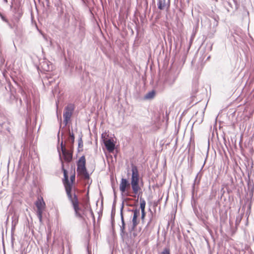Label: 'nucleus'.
<instances>
[{"label":"nucleus","instance_id":"nucleus-36","mask_svg":"<svg viewBox=\"0 0 254 254\" xmlns=\"http://www.w3.org/2000/svg\"><path fill=\"white\" fill-rule=\"evenodd\" d=\"M90 213H91V215L93 216V217L94 218L93 212L92 210H91V209H90Z\"/></svg>","mask_w":254,"mask_h":254},{"label":"nucleus","instance_id":"nucleus-20","mask_svg":"<svg viewBox=\"0 0 254 254\" xmlns=\"http://www.w3.org/2000/svg\"><path fill=\"white\" fill-rule=\"evenodd\" d=\"M142 194V192L141 190H140V191H138L136 194L134 193L133 195L127 194V195L132 196V197H135L136 196L137 199H136V203H137L138 201V198H140V197H141Z\"/></svg>","mask_w":254,"mask_h":254},{"label":"nucleus","instance_id":"nucleus-49","mask_svg":"<svg viewBox=\"0 0 254 254\" xmlns=\"http://www.w3.org/2000/svg\"><path fill=\"white\" fill-rule=\"evenodd\" d=\"M1 13L0 12V16H1Z\"/></svg>","mask_w":254,"mask_h":254},{"label":"nucleus","instance_id":"nucleus-32","mask_svg":"<svg viewBox=\"0 0 254 254\" xmlns=\"http://www.w3.org/2000/svg\"><path fill=\"white\" fill-rule=\"evenodd\" d=\"M188 151L189 152L190 149V141L188 143Z\"/></svg>","mask_w":254,"mask_h":254},{"label":"nucleus","instance_id":"nucleus-40","mask_svg":"<svg viewBox=\"0 0 254 254\" xmlns=\"http://www.w3.org/2000/svg\"><path fill=\"white\" fill-rule=\"evenodd\" d=\"M3 124H0V127H2Z\"/></svg>","mask_w":254,"mask_h":254},{"label":"nucleus","instance_id":"nucleus-6","mask_svg":"<svg viewBox=\"0 0 254 254\" xmlns=\"http://www.w3.org/2000/svg\"><path fill=\"white\" fill-rule=\"evenodd\" d=\"M104 144L109 152H113L115 149V144L112 138H104Z\"/></svg>","mask_w":254,"mask_h":254},{"label":"nucleus","instance_id":"nucleus-42","mask_svg":"<svg viewBox=\"0 0 254 254\" xmlns=\"http://www.w3.org/2000/svg\"><path fill=\"white\" fill-rule=\"evenodd\" d=\"M107 161L108 163H109V162H109V159H107Z\"/></svg>","mask_w":254,"mask_h":254},{"label":"nucleus","instance_id":"nucleus-13","mask_svg":"<svg viewBox=\"0 0 254 254\" xmlns=\"http://www.w3.org/2000/svg\"><path fill=\"white\" fill-rule=\"evenodd\" d=\"M132 164V167H131V177H139L138 169L136 166L133 165V163H131Z\"/></svg>","mask_w":254,"mask_h":254},{"label":"nucleus","instance_id":"nucleus-38","mask_svg":"<svg viewBox=\"0 0 254 254\" xmlns=\"http://www.w3.org/2000/svg\"><path fill=\"white\" fill-rule=\"evenodd\" d=\"M79 159H85V156L84 155H82Z\"/></svg>","mask_w":254,"mask_h":254},{"label":"nucleus","instance_id":"nucleus-5","mask_svg":"<svg viewBox=\"0 0 254 254\" xmlns=\"http://www.w3.org/2000/svg\"><path fill=\"white\" fill-rule=\"evenodd\" d=\"M35 205L37 208L36 212H43L46 208V203L42 197L38 198Z\"/></svg>","mask_w":254,"mask_h":254},{"label":"nucleus","instance_id":"nucleus-28","mask_svg":"<svg viewBox=\"0 0 254 254\" xmlns=\"http://www.w3.org/2000/svg\"><path fill=\"white\" fill-rule=\"evenodd\" d=\"M61 127H62V120L61 119L60 129H61ZM60 129H59L58 133V139L59 142H60Z\"/></svg>","mask_w":254,"mask_h":254},{"label":"nucleus","instance_id":"nucleus-7","mask_svg":"<svg viewBox=\"0 0 254 254\" xmlns=\"http://www.w3.org/2000/svg\"><path fill=\"white\" fill-rule=\"evenodd\" d=\"M157 6L159 10L166 9V10H168L170 6V0H168L167 1L166 0H158Z\"/></svg>","mask_w":254,"mask_h":254},{"label":"nucleus","instance_id":"nucleus-27","mask_svg":"<svg viewBox=\"0 0 254 254\" xmlns=\"http://www.w3.org/2000/svg\"><path fill=\"white\" fill-rule=\"evenodd\" d=\"M141 219L142 221H143L145 219L146 213L145 210L141 211Z\"/></svg>","mask_w":254,"mask_h":254},{"label":"nucleus","instance_id":"nucleus-9","mask_svg":"<svg viewBox=\"0 0 254 254\" xmlns=\"http://www.w3.org/2000/svg\"><path fill=\"white\" fill-rule=\"evenodd\" d=\"M16 161L17 162L18 166L20 169H21L23 171H25L29 169V160H16Z\"/></svg>","mask_w":254,"mask_h":254},{"label":"nucleus","instance_id":"nucleus-31","mask_svg":"<svg viewBox=\"0 0 254 254\" xmlns=\"http://www.w3.org/2000/svg\"><path fill=\"white\" fill-rule=\"evenodd\" d=\"M7 24L8 25V27L10 28V29H13V26H12V25L11 24H10L9 23V22L8 21V22H6Z\"/></svg>","mask_w":254,"mask_h":254},{"label":"nucleus","instance_id":"nucleus-11","mask_svg":"<svg viewBox=\"0 0 254 254\" xmlns=\"http://www.w3.org/2000/svg\"><path fill=\"white\" fill-rule=\"evenodd\" d=\"M120 215L122 225L120 226L121 235L123 237L124 235L127 234L126 232V223L124 220V215L123 214V209H120Z\"/></svg>","mask_w":254,"mask_h":254},{"label":"nucleus","instance_id":"nucleus-24","mask_svg":"<svg viewBox=\"0 0 254 254\" xmlns=\"http://www.w3.org/2000/svg\"><path fill=\"white\" fill-rule=\"evenodd\" d=\"M83 146V142H82V139H81V138H80L78 139V151H80V150H82Z\"/></svg>","mask_w":254,"mask_h":254},{"label":"nucleus","instance_id":"nucleus-39","mask_svg":"<svg viewBox=\"0 0 254 254\" xmlns=\"http://www.w3.org/2000/svg\"><path fill=\"white\" fill-rule=\"evenodd\" d=\"M102 212H101V214H99V217H98V219L100 218V217L102 216Z\"/></svg>","mask_w":254,"mask_h":254},{"label":"nucleus","instance_id":"nucleus-15","mask_svg":"<svg viewBox=\"0 0 254 254\" xmlns=\"http://www.w3.org/2000/svg\"><path fill=\"white\" fill-rule=\"evenodd\" d=\"M156 94V92L154 90H152L147 93L144 96V99L147 100H151L154 98Z\"/></svg>","mask_w":254,"mask_h":254},{"label":"nucleus","instance_id":"nucleus-34","mask_svg":"<svg viewBox=\"0 0 254 254\" xmlns=\"http://www.w3.org/2000/svg\"><path fill=\"white\" fill-rule=\"evenodd\" d=\"M81 0L84 4H86V2L88 1V0Z\"/></svg>","mask_w":254,"mask_h":254},{"label":"nucleus","instance_id":"nucleus-23","mask_svg":"<svg viewBox=\"0 0 254 254\" xmlns=\"http://www.w3.org/2000/svg\"><path fill=\"white\" fill-rule=\"evenodd\" d=\"M139 182V177H131L130 184H138Z\"/></svg>","mask_w":254,"mask_h":254},{"label":"nucleus","instance_id":"nucleus-29","mask_svg":"<svg viewBox=\"0 0 254 254\" xmlns=\"http://www.w3.org/2000/svg\"><path fill=\"white\" fill-rule=\"evenodd\" d=\"M0 17L3 21L5 22V23L8 22V20L2 14Z\"/></svg>","mask_w":254,"mask_h":254},{"label":"nucleus","instance_id":"nucleus-48","mask_svg":"<svg viewBox=\"0 0 254 254\" xmlns=\"http://www.w3.org/2000/svg\"><path fill=\"white\" fill-rule=\"evenodd\" d=\"M130 210H131V209H128V211H130Z\"/></svg>","mask_w":254,"mask_h":254},{"label":"nucleus","instance_id":"nucleus-4","mask_svg":"<svg viewBox=\"0 0 254 254\" xmlns=\"http://www.w3.org/2000/svg\"><path fill=\"white\" fill-rule=\"evenodd\" d=\"M77 170L78 173H82L86 179L89 178V174L86 168V160H78Z\"/></svg>","mask_w":254,"mask_h":254},{"label":"nucleus","instance_id":"nucleus-43","mask_svg":"<svg viewBox=\"0 0 254 254\" xmlns=\"http://www.w3.org/2000/svg\"><path fill=\"white\" fill-rule=\"evenodd\" d=\"M4 1L5 2H7V0H4Z\"/></svg>","mask_w":254,"mask_h":254},{"label":"nucleus","instance_id":"nucleus-44","mask_svg":"<svg viewBox=\"0 0 254 254\" xmlns=\"http://www.w3.org/2000/svg\"><path fill=\"white\" fill-rule=\"evenodd\" d=\"M103 135H104V134H102V138L103 139Z\"/></svg>","mask_w":254,"mask_h":254},{"label":"nucleus","instance_id":"nucleus-17","mask_svg":"<svg viewBox=\"0 0 254 254\" xmlns=\"http://www.w3.org/2000/svg\"><path fill=\"white\" fill-rule=\"evenodd\" d=\"M189 2L190 0H186V1H185V0H181L182 8L184 10H186L187 8L189 9L190 5Z\"/></svg>","mask_w":254,"mask_h":254},{"label":"nucleus","instance_id":"nucleus-46","mask_svg":"<svg viewBox=\"0 0 254 254\" xmlns=\"http://www.w3.org/2000/svg\"><path fill=\"white\" fill-rule=\"evenodd\" d=\"M202 119H200V121H199V122H202Z\"/></svg>","mask_w":254,"mask_h":254},{"label":"nucleus","instance_id":"nucleus-18","mask_svg":"<svg viewBox=\"0 0 254 254\" xmlns=\"http://www.w3.org/2000/svg\"><path fill=\"white\" fill-rule=\"evenodd\" d=\"M115 215V201H114V203H113V204L112 206V211H111V223H112V225H114V223L115 222V220H114Z\"/></svg>","mask_w":254,"mask_h":254},{"label":"nucleus","instance_id":"nucleus-10","mask_svg":"<svg viewBox=\"0 0 254 254\" xmlns=\"http://www.w3.org/2000/svg\"><path fill=\"white\" fill-rule=\"evenodd\" d=\"M129 185L130 183L127 179L122 178L119 187L120 190L121 192H125L127 190V188L129 186Z\"/></svg>","mask_w":254,"mask_h":254},{"label":"nucleus","instance_id":"nucleus-41","mask_svg":"<svg viewBox=\"0 0 254 254\" xmlns=\"http://www.w3.org/2000/svg\"><path fill=\"white\" fill-rule=\"evenodd\" d=\"M111 160V162H112V163H114V160L113 159H112V160Z\"/></svg>","mask_w":254,"mask_h":254},{"label":"nucleus","instance_id":"nucleus-25","mask_svg":"<svg viewBox=\"0 0 254 254\" xmlns=\"http://www.w3.org/2000/svg\"><path fill=\"white\" fill-rule=\"evenodd\" d=\"M175 80H176V77L173 76L172 77V80H170V79H168L166 80V83L167 84H168L171 85H172L174 83V82H175Z\"/></svg>","mask_w":254,"mask_h":254},{"label":"nucleus","instance_id":"nucleus-16","mask_svg":"<svg viewBox=\"0 0 254 254\" xmlns=\"http://www.w3.org/2000/svg\"><path fill=\"white\" fill-rule=\"evenodd\" d=\"M133 192L136 194L138 191L141 190V188L138 184H130Z\"/></svg>","mask_w":254,"mask_h":254},{"label":"nucleus","instance_id":"nucleus-3","mask_svg":"<svg viewBox=\"0 0 254 254\" xmlns=\"http://www.w3.org/2000/svg\"><path fill=\"white\" fill-rule=\"evenodd\" d=\"M74 105L72 104H68L65 108L64 111L63 117L64 123V126H66L68 122L70 121V118L72 115L73 111L74 110Z\"/></svg>","mask_w":254,"mask_h":254},{"label":"nucleus","instance_id":"nucleus-30","mask_svg":"<svg viewBox=\"0 0 254 254\" xmlns=\"http://www.w3.org/2000/svg\"><path fill=\"white\" fill-rule=\"evenodd\" d=\"M112 188H113V191H114V201L116 203V197H117L116 192V190H115V189L114 187L113 186H112Z\"/></svg>","mask_w":254,"mask_h":254},{"label":"nucleus","instance_id":"nucleus-47","mask_svg":"<svg viewBox=\"0 0 254 254\" xmlns=\"http://www.w3.org/2000/svg\"><path fill=\"white\" fill-rule=\"evenodd\" d=\"M166 160H165L164 164H166Z\"/></svg>","mask_w":254,"mask_h":254},{"label":"nucleus","instance_id":"nucleus-8","mask_svg":"<svg viewBox=\"0 0 254 254\" xmlns=\"http://www.w3.org/2000/svg\"><path fill=\"white\" fill-rule=\"evenodd\" d=\"M140 215V211L137 212H134L133 214V217L132 219V226L131 228H128V230L130 232H132V231H134L135 228L136 227L137 225L139 223V221L137 220V218Z\"/></svg>","mask_w":254,"mask_h":254},{"label":"nucleus","instance_id":"nucleus-21","mask_svg":"<svg viewBox=\"0 0 254 254\" xmlns=\"http://www.w3.org/2000/svg\"><path fill=\"white\" fill-rule=\"evenodd\" d=\"M127 205L129 206H134L135 207L133 209L130 210V212H132L133 213H134V212H137L140 211L139 208H137V204H127Z\"/></svg>","mask_w":254,"mask_h":254},{"label":"nucleus","instance_id":"nucleus-35","mask_svg":"<svg viewBox=\"0 0 254 254\" xmlns=\"http://www.w3.org/2000/svg\"><path fill=\"white\" fill-rule=\"evenodd\" d=\"M124 201H123L121 209H124Z\"/></svg>","mask_w":254,"mask_h":254},{"label":"nucleus","instance_id":"nucleus-14","mask_svg":"<svg viewBox=\"0 0 254 254\" xmlns=\"http://www.w3.org/2000/svg\"><path fill=\"white\" fill-rule=\"evenodd\" d=\"M185 241L186 242V247L187 248L188 251L189 253H190V241L189 237L185 234H184Z\"/></svg>","mask_w":254,"mask_h":254},{"label":"nucleus","instance_id":"nucleus-22","mask_svg":"<svg viewBox=\"0 0 254 254\" xmlns=\"http://www.w3.org/2000/svg\"><path fill=\"white\" fill-rule=\"evenodd\" d=\"M43 212H36V215L39 219V222L40 224H42L43 223Z\"/></svg>","mask_w":254,"mask_h":254},{"label":"nucleus","instance_id":"nucleus-19","mask_svg":"<svg viewBox=\"0 0 254 254\" xmlns=\"http://www.w3.org/2000/svg\"><path fill=\"white\" fill-rule=\"evenodd\" d=\"M146 201L142 197L140 198V209L141 211L145 210Z\"/></svg>","mask_w":254,"mask_h":254},{"label":"nucleus","instance_id":"nucleus-2","mask_svg":"<svg viewBox=\"0 0 254 254\" xmlns=\"http://www.w3.org/2000/svg\"><path fill=\"white\" fill-rule=\"evenodd\" d=\"M60 147H58L59 159H73L74 135L70 132L69 127L62 131Z\"/></svg>","mask_w":254,"mask_h":254},{"label":"nucleus","instance_id":"nucleus-1","mask_svg":"<svg viewBox=\"0 0 254 254\" xmlns=\"http://www.w3.org/2000/svg\"><path fill=\"white\" fill-rule=\"evenodd\" d=\"M62 170L64 173V179L63 183L64 185L66 193L68 199L71 202L73 209L74 211L75 215L77 217L82 218L83 217L82 213L83 210L79 206V201L77 195L75 192H72V184L75 180V175L70 176V182L68 179V171L62 167Z\"/></svg>","mask_w":254,"mask_h":254},{"label":"nucleus","instance_id":"nucleus-45","mask_svg":"<svg viewBox=\"0 0 254 254\" xmlns=\"http://www.w3.org/2000/svg\"><path fill=\"white\" fill-rule=\"evenodd\" d=\"M60 160L61 161L62 163L63 164V162H62L63 160L61 159Z\"/></svg>","mask_w":254,"mask_h":254},{"label":"nucleus","instance_id":"nucleus-12","mask_svg":"<svg viewBox=\"0 0 254 254\" xmlns=\"http://www.w3.org/2000/svg\"><path fill=\"white\" fill-rule=\"evenodd\" d=\"M42 69L45 71H49L52 69V65L51 63L47 60L44 61L40 64Z\"/></svg>","mask_w":254,"mask_h":254},{"label":"nucleus","instance_id":"nucleus-33","mask_svg":"<svg viewBox=\"0 0 254 254\" xmlns=\"http://www.w3.org/2000/svg\"><path fill=\"white\" fill-rule=\"evenodd\" d=\"M11 161H13V163H15V160H10V159H8V162H7L8 165H9V164L10 163Z\"/></svg>","mask_w":254,"mask_h":254},{"label":"nucleus","instance_id":"nucleus-37","mask_svg":"<svg viewBox=\"0 0 254 254\" xmlns=\"http://www.w3.org/2000/svg\"><path fill=\"white\" fill-rule=\"evenodd\" d=\"M190 40L189 42V49H190Z\"/></svg>","mask_w":254,"mask_h":254},{"label":"nucleus","instance_id":"nucleus-26","mask_svg":"<svg viewBox=\"0 0 254 254\" xmlns=\"http://www.w3.org/2000/svg\"><path fill=\"white\" fill-rule=\"evenodd\" d=\"M161 254H171L170 249L168 248H164Z\"/></svg>","mask_w":254,"mask_h":254}]
</instances>
